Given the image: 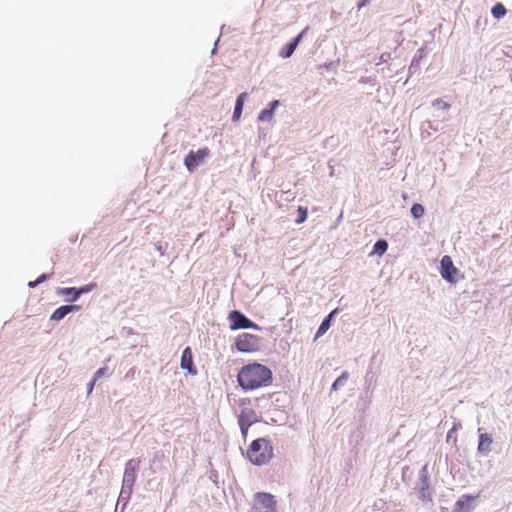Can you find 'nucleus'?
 <instances>
[{"mask_svg": "<svg viewBox=\"0 0 512 512\" xmlns=\"http://www.w3.org/2000/svg\"><path fill=\"white\" fill-rule=\"evenodd\" d=\"M273 381L272 371L260 363L244 365L237 374V382L245 391H252L271 385Z\"/></svg>", "mask_w": 512, "mask_h": 512, "instance_id": "nucleus-1", "label": "nucleus"}, {"mask_svg": "<svg viewBox=\"0 0 512 512\" xmlns=\"http://www.w3.org/2000/svg\"><path fill=\"white\" fill-rule=\"evenodd\" d=\"M273 456V447L269 440L259 438L254 440L247 450L248 459L255 465L268 463Z\"/></svg>", "mask_w": 512, "mask_h": 512, "instance_id": "nucleus-2", "label": "nucleus"}, {"mask_svg": "<svg viewBox=\"0 0 512 512\" xmlns=\"http://www.w3.org/2000/svg\"><path fill=\"white\" fill-rule=\"evenodd\" d=\"M254 499L255 502L252 507L253 512H276V500L273 495L258 492L255 494Z\"/></svg>", "mask_w": 512, "mask_h": 512, "instance_id": "nucleus-3", "label": "nucleus"}, {"mask_svg": "<svg viewBox=\"0 0 512 512\" xmlns=\"http://www.w3.org/2000/svg\"><path fill=\"white\" fill-rule=\"evenodd\" d=\"M235 347L242 353L255 352L259 348V337L250 333H243L237 337Z\"/></svg>", "mask_w": 512, "mask_h": 512, "instance_id": "nucleus-4", "label": "nucleus"}, {"mask_svg": "<svg viewBox=\"0 0 512 512\" xmlns=\"http://www.w3.org/2000/svg\"><path fill=\"white\" fill-rule=\"evenodd\" d=\"M241 405L242 406L246 405V407H244L241 410V413H240L239 418H238V423H239V426H240V429H241V432H242L243 436H246L249 427L254 422H256L257 419H256L255 411L250 407V401L249 400H242L241 401Z\"/></svg>", "mask_w": 512, "mask_h": 512, "instance_id": "nucleus-5", "label": "nucleus"}, {"mask_svg": "<svg viewBox=\"0 0 512 512\" xmlns=\"http://www.w3.org/2000/svg\"><path fill=\"white\" fill-rule=\"evenodd\" d=\"M458 273L459 270L454 266L452 258L448 255L443 256L440 267L441 276L450 283H456Z\"/></svg>", "mask_w": 512, "mask_h": 512, "instance_id": "nucleus-6", "label": "nucleus"}, {"mask_svg": "<svg viewBox=\"0 0 512 512\" xmlns=\"http://www.w3.org/2000/svg\"><path fill=\"white\" fill-rule=\"evenodd\" d=\"M209 154L210 150L207 147L201 148L196 152L190 151L184 159V164L189 171H193Z\"/></svg>", "mask_w": 512, "mask_h": 512, "instance_id": "nucleus-7", "label": "nucleus"}, {"mask_svg": "<svg viewBox=\"0 0 512 512\" xmlns=\"http://www.w3.org/2000/svg\"><path fill=\"white\" fill-rule=\"evenodd\" d=\"M229 319L231 321V329H247V328H257V325L254 324L251 320L245 317L238 311H232L229 314Z\"/></svg>", "mask_w": 512, "mask_h": 512, "instance_id": "nucleus-8", "label": "nucleus"}, {"mask_svg": "<svg viewBox=\"0 0 512 512\" xmlns=\"http://www.w3.org/2000/svg\"><path fill=\"white\" fill-rule=\"evenodd\" d=\"M478 497L468 494L462 495L455 503L453 512H470L473 508V501Z\"/></svg>", "mask_w": 512, "mask_h": 512, "instance_id": "nucleus-9", "label": "nucleus"}, {"mask_svg": "<svg viewBox=\"0 0 512 512\" xmlns=\"http://www.w3.org/2000/svg\"><path fill=\"white\" fill-rule=\"evenodd\" d=\"M180 366L182 369L188 370V372L192 375L197 374V369L193 364V353L190 347H186L183 350Z\"/></svg>", "mask_w": 512, "mask_h": 512, "instance_id": "nucleus-10", "label": "nucleus"}, {"mask_svg": "<svg viewBox=\"0 0 512 512\" xmlns=\"http://www.w3.org/2000/svg\"><path fill=\"white\" fill-rule=\"evenodd\" d=\"M95 287H96V284L95 283H91V284L83 286V287H81L79 289H76V288H63V289L60 290V294L67 295L70 292H73V297L71 298V300L75 301V300H77L79 298V296L81 294L87 293V292L91 291L92 289H94Z\"/></svg>", "mask_w": 512, "mask_h": 512, "instance_id": "nucleus-11", "label": "nucleus"}, {"mask_svg": "<svg viewBox=\"0 0 512 512\" xmlns=\"http://www.w3.org/2000/svg\"><path fill=\"white\" fill-rule=\"evenodd\" d=\"M304 34V31H302L297 37H295L290 43L285 45L281 51L279 52V55L282 58H289L295 51L296 47L298 46L299 42L301 41V38Z\"/></svg>", "mask_w": 512, "mask_h": 512, "instance_id": "nucleus-12", "label": "nucleus"}, {"mask_svg": "<svg viewBox=\"0 0 512 512\" xmlns=\"http://www.w3.org/2000/svg\"><path fill=\"white\" fill-rule=\"evenodd\" d=\"M79 306L77 305H64L57 308L51 315V320L60 321L63 319L68 313L72 311H77Z\"/></svg>", "mask_w": 512, "mask_h": 512, "instance_id": "nucleus-13", "label": "nucleus"}, {"mask_svg": "<svg viewBox=\"0 0 512 512\" xmlns=\"http://www.w3.org/2000/svg\"><path fill=\"white\" fill-rule=\"evenodd\" d=\"M279 101L274 100L269 103V106L265 109H263L260 114L258 115V121L264 122V121H271L274 115L275 109L279 106Z\"/></svg>", "mask_w": 512, "mask_h": 512, "instance_id": "nucleus-14", "label": "nucleus"}, {"mask_svg": "<svg viewBox=\"0 0 512 512\" xmlns=\"http://www.w3.org/2000/svg\"><path fill=\"white\" fill-rule=\"evenodd\" d=\"M246 98H247L246 92H243L238 96L236 103H235L234 112H233V121H238L240 119Z\"/></svg>", "mask_w": 512, "mask_h": 512, "instance_id": "nucleus-15", "label": "nucleus"}, {"mask_svg": "<svg viewBox=\"0 0 512 512\" xmlns=\"http://www.w3.org/2000/svg\"><path fill=\"white\" fill-rule=\"evenodd\" d=\"M337 312V310H334L332 311L323 321L322 323L320 324L317 332H316V338H319L321 337L322 335H324L327 330L330 328L331 326V318L333 317V315Z\"/></svg>", "mask_w": 512, "mask_h": 512, "instance_id": "nucleus-16", "label": "nucleus"}, {"mask_svg": "<svg viewBox=\"0 0 512 512\" xmlns=\"http://www.w3.org/2000/svg\"><path fill=\"white\" fill-rule=\"evenodd\" d=\"M491 444L492 438L488 434L483 433L479 436L478 450L480 452H489Z\"/></svg>", "mask_w": 512, "mask_h": 512, "instance_id": "nucleus-17", "label": "nucleus"}, {"mask_svg": "<svg viewBox=\"0 0 512 512\" xmlns=\"http://www.w3.org/2000/svg\"><path fill=\"white\" fill-rule=\"evenodd\" d=\"M139 462H140L139 460L138 461L130 460L128 462V466H131V467H127L125 470V474H124L125 479L127 481H131L132 483L135 481L136 469H137Z\"/></svg>", "mask_w": 512, "mask_h": 512, "instance_id": "nucleus-18", "label": "nucleus"}, {"mask_svg": "<svg viewBox=\"0 0 512 512\" xmlns=\"http://www.w3.org/2000/svg\"><path fill=\"white\" fill-rule=\"evenodd\" d=\"M387 248H388V244L385 240H378L374 244L373 252L378 255H382L386 252Z\"/></svg>", "mask_w": 512, "mask_h": 512, "instance_id": "nucleus-19", "label": "nucleus"}, {"mask_svg": "<svg viewBox=\"0 0 512 512\" xmlns=\"http://www.w3.org/2000/svg\"><path fill=\"white\" fill-rule=\"evenodd\" d=\"M411 213L414 218L419 219L424 215L425 209L421 204L415 203L411 208Z\"/></svg>", "mask_w": 512, "mask_h": 512, "instance_id": "nucleus-20", "label": "nucleus"}, {"mask_svg": "<svg viewBox=\"0 0 512 512\" xmlns=\"http://www.w3.org/2000/svg\"><path fill=\"white\" fill-rule=\"evenodd\" d=\"M492 14H493V16L495 18L499 19V18L503 17L506 14V8L501 3H497L492 8Z\"/></svg>", "mask_w": 512, "mask_h": 512, "instance_id": "nucleus-21", "label": "nucleus"}, {"mask_svg": "<svg viewBox=\"0 0 512 512\" xmlns=\"http://www.w3.org/2000/svg\"><path fill=\"white\" fill-rule=\"evenodd\" d=\"M425 486H423L419 491V498L422 500H431V492L429 486L426 481H424Z\"/></svg>", "mask_w": 512, "mask_h": 512, "instance_id": "nucleus-22", "label": "nucleus"}, {"mask_svg": "<svg viewBox=\"0 0 512 512\" xmlns=\"http://www.w3.org/2000/svg\"><path fill=\"white\" fill-rule=\"evenodd\" d=\"M298 217L296 219L297 224H301L307 219V208L299 206L297 209Z\"/></svg>", "mask_w": 512, "mask_h": 512, "instance_id": "nucleus-23", "label": "nucleus"}, {"mask_svg": "<svg viewBox=\"0 0 512 512\" xmlns=\"http://www.w3.org/2000/svg\"><path fill=\"white\" fill-rule=\"evenodd\" d=\"M348 378V373L347 372H343L341 376H339L335 382L333 383L332 385V388L333 389H337L340 385H342L346 379Z\"/></svg>", "mask_w": 512, "mask_h": 512, "instance_id": "nucleus-24", "label": "nucleus"}, {"mask_svg": "<svg viewBox=\"0 0 512 512\" xmlns=\"http://www.w3.org/2000/svg\"><path fill=\"white\" fill-rule=\"evenodd\" d=\"M46 279H47V275L46 274H42L35 281L29 282L28 286L30 288H35L37 285H39L40 283L44 282Z\"/></svg>", "mask_w": 512, "mask_h": 512, "instance_id": "nucleus-25", "label": "nucleus"}, {"mask_svg": "<svg viewBox=\"0 0 512 512\" xmlns=\"http://www.w3.org/2000/svg\"><path fill=\"white\" fill-rule=\"evenodd\" d=\"M433 105L434 106H437V107H440V108H443V109H448L450 107V105L446 102H444L443 100L441 99H436L434 102H433Z\"/></svg>", "mask_w": 512, "mask_h": 512, "instance_id": "nucleus-26", "label": "nucleus"}, {"mask_svg": "<svg viewBox=\"0 0 512 512\" xmlns=\"http://www.w3.org/2000/svg\"><path fill=\"white\" fill-rule=\"evenodd\" d=\"M107 372V368L106 367H102L100 369H98L95 374H94V378L95 379H99L101 376H103L105 373Z\"/></svg>", "mask_w": 512, "mask_h": 512, "instance_id": "nucleus-27", "label": "nucleus"}, {"mask_svg": "<svg viewBox=\"0 0 512 512\" xmlns=\"http://www.w3.org/2000/svg\"><path fill=\"white\" fill-rule=\"evenodd\" d=\"M96 381H97V379H95V378L93 377V379H92V380L90 381V383L88 384V391H87V392H88V394H91V393H92V391H93V388H94V385H95Z\"/></svg>", "mask_w": 512, "mask_h": 512, "instance_id": "nucleus-28", "label": "nucleus"}, {"mask_svg": "<svg viewBox=\"0 0 512 512\" xmlns=\"http://www.w3.org/2000/svg\"><path fill=\"white\" fill-rule=\"evenodd\" d=\"M457 430V427L454 426L453 428H451L448 433H447V439H450L452 436H453V433H455Z\"/></svg>", "mask_w": 512, "mask_h": 512, "instance_id": "nucleus-29", "label": "nucleus"}, {"mask_svg": "<svg viewBox=\"0 0 512 512\" xmlns=\"http://www.w3.org/2000/svg\"><path fill=\"white\" fill-rule=\"evenodd\" d=\"M367 2L368 0H361V2L358 4V8H362L363 6L366 5Z\"/></svg>", "mask_w": 512, "mask_h": 512, "instance_id": "nucleus-30", "label": "nucleus"}]
</instances>
